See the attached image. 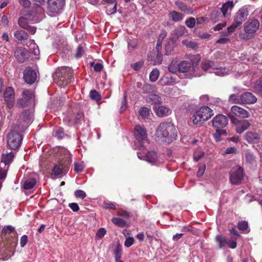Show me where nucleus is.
<instances>
[{
	"label": "nucleus",
	"mask_w": 262,
	"mask_h": 262,
	"mask_svg": "<svg viewBox=\"0 0 262 262\" xmlns=\"http://www.w3.org/2000/svg\"><path fill=\"white\" fill-rule=\"evenodd\" d=\"M137 46V42L135 41H131L128 42V48L129 50H133L136 48Z\"/></svg>",
	"instance_id": "obj_60"
},
{
	"label": "nucleus",
	"mask_w": 262,
	"mask_h": 262,
	"mask_svg": "<svg viewBox=\"0 0 262 262\" xmlns=\"http://www.w3.org/2000/svg\"><path fill=\"white\" fill-rule=\"evenodd\" d=\"M245 157L247 161L250 163H252L254 160V157L251 152H247Z\"/></svg>",
	"instance_id": "obj_62"
},
{
	"label": "nucleus",
	"mask_w": 262,
	"mask_h": 262,
	"mask_svg": "<svg viewBox=\"0 0 262 262\" xmlns=\"http://www.w3.org/2000/svg\"><path fill=\"white\" fill-rule=\"evenodd\" d=\"M243 169L238 166L233 168L232 174H230V182L234 184H239L243 178Z\"/></svg>",
	"instance_id": "obj_15"
},
{
	"label": "nucleus",
	"mask_w": 262,
	"mask_h": 262,
	"mask_svg": "<svg viewBox=\"0 0 262 262\" xmlns=\"http://www.w3.org/2000/svg\"><path fill=\"white\" fill-rule=\"evenodd\" d=\"M23 77L26 83L31 84L35 82L37 77V73L31 68L28 67L24 71Z\"/></svg>",
	"instance_id": "obj_17"
},
{
	"label": "nucleus",
	"mask_w": 262,
	"mask_h": 262,
	"mask_svg": "<svg viewBox=\"0 0 262 262\" xmlns=\"http://www.w3.org/2000/svg\"><path fill=\"white\" fill-rule=\"evenodd\" d=\"M212 124V126L216 128H223L228 124V119L226 116L220 114L213 118Z\"/></svg>",
	"instance_id": "obj_16"
},
{
	"label": "nucleus",
	"mask_w": 262,
	"mask_h": 262,
	"mask_svg": "<svg viewBox=\"0 0 262 262\" xmlns=\"http://www.w3.org/2000/svg\"><path fill=\"white\" fill-rule=\"evenodd\" d=\"M229 8V1H227L225 4H224L221 9L223 15L225 16L227 12L228 9Z\"/></svg>",
	"instance_id": "obj_58"
},
{
	"label": "nucleus",
	"mask_w": 262,
	"mask_h": 262,
	"mask_svg": "<svg viewBox=\"0 0 262 262\" xmlns=\"http://www.w3.org/2000/svg\"><path fill=\"white\" fill-rule=\"evenodd\" d=\"M134 136L139 144L140 149H144L149 144L146 130L143 127L136 125L134 128Z\"/></svg>",
	"instance_id": "obj_7"
},
{
	"label": "nucleus",
	"mask_w": 262,
	"mask_h": 262,
	"mask_svg": "<svg viewBox=\"0 0 262 262\" xmlns=\"http://www.w3.org/2000/svg\"><path fill=\"white\" fill-rule=\"evenodd\" d=\"M83 47L81 45H79L76 50V57L77 58H80L82 56L83 53Z\"/></svg>",
	"instance_id": "obj_56"
},
{
	"label": "nucleus",
	"mask_w": 262,
	"mask_h": 262,
	"mask_svg": "<svg viewBox=\"0 0 262 262\" xmlns=\"http://www.w3.org/2000/svg\"><path fill=\"white\" fill-rule=\"evenodd\" d=\"M174 4L180 11L187 14H193V10L191 7H188L185 3L180 1H177L175 2Z\"/></svg>",
	"instance_id": "obj_24"
},
{
	"label": "nucleus",
	"mask_w": 262,
	"mask_h": 262,
	"mask_svg": "<svg viewBox=\"0 0 262 262\" xmlns=\"http://www.w3.org/2000/svg\"><path fill=\"white\" fill-rule=\"evenodd\" d=\"M4 99L6 106L9 109H12L14 104L15 93L12 87L7 88L4 93Z\"/></svg>",
	"instance_id": "obj_13"
},
{
	"label": "nucleus",
	"mask_w": 262,
	"mask_h": 262,
	"mask_svg": "<svg viewBox=\"0 0 262 262\" xmlns=\"http://www.w3.org/2000/svg\"><path fill=\"white\" fill-rule=\"evenodd\" d=\"M248 15V10L244 6L241 8L236 13L234 17V24L230 26V32L234 31V29L240 26L242 23L246 20Z\"/></svg>",
	"instance_id": "obj_11"
},
{
	"label": "nucleus",
	"mask_w": 262,
	"mask_h": 262,
	"mask_svg": "<svg viewBox=\"0 0 262 262\" xmlns=\"http://www.w3.org/2000/svg\"><path fill=\"white\" fill-rule=\"evenodd\" d=\"M114 254L115 262L123 261L121 260V255L122 254V249L120 244H118L114 250Z\"/></svg>",
	"instance_id": "obj_32"
},
{
	"label": "nucleus",
	"mask_w": 262,
	"mask_h": 262,
	"mask_svg": "<svg viewBox=\"0 0 262 262\" xmlns=\"http://www.w3.org/2000/svg\"><path fill=\"white\" fill-rule=\"evenodd\" d=\"M245 139L249 143L256 142L259 139V136L257 133L255 131L247 132L244 135Z\"/></svg>",
	"instance_id": "obj_25"
},
{
	"label": "nucleus",
	"mask_w": 262,
	"mask_h": 262,
	"mask_svg": "<svg viewBox=\"0 0 262 262\" xmlns=\"http://www.w3.org/2000/svg\"><path fill=\"white\" fill-rule=\"evenodd\" d=\"M168 70L169 72L172 73H176L178 71V64L176 61H172L168 67Z\"/></svg>",
	"instance_id": "obj_41"
},
{
	"label": "nucleus",
	"mask_w": 262,
	"mask_h": 262,
	"mask_svg": "<svg viewBox=\"0 0 262 262\" xmlns=\"http://www.w3.org/2000/svg\"><path fill=\"white\" fill-rule=\"evenodd\" d=\"M162 61V54L160 51H158L156 59L155 60V63L157 64H161Z\"/></svg>",
	"instance_id": "obj_57"
},
{
	"label": "nucleus",
	"mask_w": 262,
	"mask_h": 262,
	"mask_svg": "<svg viewBox=\"0 0 262 262\" xmlns=\"http://www.w3.org/2000/svg\"><path fill=\"white\" fill-rule=\"evenodd\" d=\"M213 67V62L211 61H206L203 62L202 63V68L204 71H207L210 68H211Z\"/></svg>",
	"instance_id": "obj_51"
},
{
	"label": "nucleus",
	"mask_w": 262,
	"mask_h": 262,
	"mask_svg": "<svg viewBox=\"0 0 262 262\" xmlns=\"http://www.w3.org/2000/svg\"><path fill=\"white\" fill-rule=\"evenodd\" d=\"M185 28L183 26H179L177 27L173 31V35H175L177 38L182 36L185 31Z\"/></svg>",
	"instance_id": "obj_37"
},
{
	"label": "nucleus",
	"mask_w": 262,
	"mask_h": 262,
	"mask_svg": "<svg viewBox=\"0 0 262 262\" xmlns=\"http://www.w3.org/2000/svg\"><path fill=\"white\" fill-rule=\"evenodd\" d=\"M31 19V16L29 14L25 15V16L20 17L19 18L18 20V25L21 28L24 29H26L27 28H28L27 27L29 25L28 24L27 20Z\"/></svg>",
	"instance_id": "obj_30"
},
{
	"label": "nucleus",
	"mask_w": 262,
	"mask_h": 262,
	"mask_svg": "<svg viewBox=\"0 0 262 262\" xmlns=\"http://www.w3.org/2000/svg\"><path fill=\"white\" fill-rule=\"evenodd\" d=\"M226 23H220L215 26L213 29L214 31H220L225 27Z\"/></svg>",
	"instance_id": "obj_64"
},
{
	"label": "nucleus",
	"mask_w": 262,
	"mask_h": 262,
	"mask_svg": "<svg viewBox=\"0 0 262 262\" xmlns=\"http://www.w3.org/2000/svg\"><path fill=\"white\" fill-rule=\"evenodd\" d=\"M14 157V153L10 152L8 154H3L2 156L1 164L2 165L9 166L12 162Z\"/></svg>",
	"instance_id": "obj_26"
},
{
	"label": "nucleus",
	"mask_w": 262,
	"mask_h": 262,
	"mask_svg": "<svg viewBox=\"0 0 262 262\" xmlns=\"http://www.w3.org/2000/svg\"><path fill=\"white\" fill-rule=\"evenodd\" d=\"M26 45L29 48L30 52L25 48L17 49L14 52L15 58L19 62H23L29 59V54L31 53L36 56V58L38 59L39 57L37 56L39 55V50L34 40H28Z\"/></svg>",
	"instance_id": "obj_2"
},
{
	"label": "nucleus",
	"mask_w": 262,
	"mask_h": 262,
	"mask_svg": "<svg viewBox=\"0 0 262 262\" xmlns=\"http://www.w3.org/2000/svg\"><path fill=\"white\" fill-rule=\"evenodd\" d=\"M238 229L243 233H248L250 231V229L249 227L248 223L245 221H242L237 224Z\"/></svg>",
	"instance_id": "obj_31"
},
{
	"label": "nucleus",
	"mask_w": 262,
	"mask_h": 262,
	"mask_svg": "<svg viewBox=\"0 0 262 262\" xmlns=\"http://www.w3.org/2000/svg\"><path fill=\"white\" fill-rule=\"evenodd\" d=\"M22 98L17 100V105L19 107H26L34 101V95L32 91L26 90L22 93Z\"/></svg>",
	"instance_id": "obj_12"
},
{
	"label": "nucleus",
	"mask_w": 262,
	"mask_h": 262,
	"mask_svg": "<svg viewBox=\"0 0 262 262\" xmlns=\"http://www.w3.org/2000/svg\"><path fill=\"white\" fill-rule=\"evenodd\" d=\"M90 97L91 99L98 101L101 99V96L99 93L95 90H91L90 93Z\"/></svg>",
	"instance_id": "obj_40"
},
{
	"label": "nucleus",
	"mask_w": 262,
	"mask_h": 262,
	"mask_svg": "<svg viewBox=\"0 0 262 262\" xmlns=\"http://www.w3.org/2000/svg\"><path fill=\"white\" fill-rule=\"evenodd\" d=\"M36 183V180L34 178H30L24 180L23 187L25 190H29L33 188Z\"/></svg>",
	"instance_id": "obj_29"
},
{
	"label": "nucleus",
	"mask_w": 262,
	"mask_h": 262,
	"mask_svg": "<svg viewBox=\"0 0 262 262\" xmlns=\"http://www.w3.org/2000/svg\"><path fill=\"white\" fill-rule=\"evenodd\" d=\"M65 5L64 0H48L47 9L53 15L61 12Z\"/></svg>",
	"instance_id": "obj_10"
},
{
	"label": "nucleus",
	"mask_w": 262,
	"mask_h": 262,
	"mask_svg": "<svg viewBox=\"0 0 262 262\" xmlns=\"http://www.w3.org/2000/svg\"><path fill=\"white\" fill-rule=\"evenodd\" d=\"M215 241L220 249H224L226 247H229V240L222 234H218L216 236Z\"/></svg>",
	"instance_id": "obj_20"
},
{
	"label": "nucleus",
	"mask_w": 262,
	"mask_h": 262,
	"mask_svg": "<svg viewBox=\"0 0 262 262\" xmlns=\"http://www.w3.org/2000/svg\"><path fill=\"white\" fill-rule=\"evenodd\" d=\"M196 24L195 19L194 17H189L185 20V24L189 28H193Z\"/></svg>",
	"instance_id": "obj_46"
},
{
	"label": "nucleus",
	"mask_w": 262,
	"mask_h": 262,
	"mask_svg": "<svg viewBox=\"0 0 262 262\" xmlns=\"http://www.w3.org/2000/svg\"><path fill=\"white\" fill-rule=\"evenodd\" d=\"M259 24L257 19H253L251 21L247 23L244 27L245 31L248 34H253L259 28Z\"/></svg>",
	"instance_id": "obj_18"
},
{
	"label": "nucleus",
	"mask_w": 262,
	"mask_h": 262,
	"mask_svg": "<svg viewBox=\"0 0 262 262\" xmlns=\"http://www.w3.org/2000/svg\"><path fill=\"white\" fill-rule=\"evenodd\" d=\"M254 88L256 92L262 94V77L255 82Z\"/></svg>",
	"instance_id": "obj_44"
},
{
	"label": "nucleus",
	"mask_w": 262,
	"mask_h": 262,
	"mask_svg": "<svg viewBox=\"0 0 262 262\" xmlns=\"http://www.w3.org/2000/svg\"><path fill=\"white\" fill-rule=\"evenodd\" d=\"M116 10H117V5L115 4V5H114V6L112 8L107 7L106 8V12L107 14L111 15V14H114L115 13H116Z\"/></svg>",
	"instance_id": "obj_61"
},
{
	"label": "nucleus",
	"mask_w": 262,
	"mask_h": 262,
	"mask_svg": "<svg viewBox=\"0 0 262 262\" xmlns=\"http://www.w3.org/2000/svg\"><path fill=\"white\" fill-rule=\"evenodd\" d=\"M84 165L83 162H75L74 163V171L78 173L83 171Z\"/></svg>",
	"instance_id": "obj_47"
},
{
	"label": "nucleus",
	"mask_w": 262,
	"mask_h": 262,
	"mask_svg": "<svg viewBox=\"0 0 262 262\" xmlns=\"http://www.w3.org/2000/svg\"><path fill=\"white\" fill-rule=\"evenodd\" d=\"M20 117L26 122V125H28L31 120V111L29 110L24 111L21 114Z\"/></svg>",
	"instance_id": "obj_35"
},
{
	"label": "nucleus",
	"mask_w": 262,
	"mask_h": 262,
	"mask_svg": "<svg viewBox=\"0 0 262 262\" xmlns=\"http://www.w3.org/2000/svg\"><path fill=\"white\" fill-rule=\"evenodd\" d=\"M19 126H17L14 127L15 130H13L9 133L7 136V143L8 146L12 149H17L20 145L22 141L21 135L17 132L23 130L24 128L20 129Z\"/></svg>",
	"instance_id": "obj_6"
},
{
	"label": "nucleus",
	"mask_w": 262,
	"mask_h": 262,
	"mask_svg": "<svg viewBox=\"0 0 262 262\" xmlns=\"http://www.w3.org/2000/svg\"><path fill=\"white\" fill-rule=\"evenodd\" d=\"M137 156L140 159L145 160L152 165H158L163 162V159L159 158L157 152L154 150L148 151L146 155L138 152Z\"/></svg>",
	"instance_id": "obj_9"
},
{
	"label": "nucleus",
	"mask_w": 262,
	"mask_h": 262,
	"mask_svg": "<svg viewBox=\"0 0 262 262\" xmlns=\"http://www.w3.org/2000/svg\"><path fill=\"white\" fill-rule=\"evenodd\" d=\"M75 195L77 198L84 199L86 197V193L84 191L82 190H77L75 192Z\"/></svg>",
	"instance_id": "obj_53"
},
{
	"label": "nucleus",
	"mask_w": 262,
	"mask_h": 262,
	"mask_svg": "<svg viewBox=\"0 0 262 262\" xmlns=\"http://www.w3.org/2000/svg\"><path fill=\"white\" fill-rule=\"evenodd\" d=\"M150 110L146 107H142L139 110V114L143 118H146L149 114Z\"/></svg>",
	"instance_id": "obj_48"
},
{
	"label": "nucleus",
	"mask_w": 262,
	"mask_h": 262,
	"mask_svg": "<svg viewBox=\"0 0 262 262\" xmlns=\"http://www.w3.org/2000/svg\"><path fill=\"white\" fill-rule=\"evenodd\" d=\"M169 16L171 20L174 22H179L182 21L184 17V15L181 13L178 12L175 10H172L169 12Z\"/></svg>",
	"instance_id": "obj_28"
},
{
	"label": "nucleus",
	"mask_w": 262,
	"mask_h": 262,
	"mask_svg": "<svg viewBox=\"0 0 262 262\" xmlns=\"http://www.w3.org/2000/svg\"><path fill=\"white\" fill-rule=\"evenodd\" d=\"M14 37L15 41L20 43L27 41L28 39V34L21 30H17L14 32Z\"/></svg>",
	"instance_id": "obj_23"
},
{
	"label": "nucleus",
	"mask_w": 262,
	"mask_h": 262,
	"mask_svg": "<svg viewBox=\"0 0 262 262\" xmlns=\"http://www.w3.org/2000/svg\"><path fill=\"white\" fill-rule=\"evenodd\" d=\"M69 206L74 212L78 211L79 209L78 204L76 203H70Z\"/></svg>",
	"instance_id": "obj_63"
},
{
	"label": "nucleus",
	"mask_w": 262,
	"mask_h": 262,
	"mask_svg": "<svg viewBox=\"0 0 262 262\" xmlns=\"http://www.w3.org/2000/svg\"><path fill=\"white\" fill-rule=\"evenodd\" d=\"M159 76V71L157 69H154L149 75L150 80L152 82L156 81Z\"/></svg>",
	"instance_id": "obj_42"
},
{
	"label": "nucleus",
	"mask_w": 262,
	"mask_h": 262,
	"mask_svg": "<svg viewBox=\"0 0 262 262\" xmlns=\"http://www.w3.org/2000/svg\"><path fill=\"white\" fill-rule=\"evenodd\" d=\"M91 66L94 67V69L96 72H100L103 68L102 64L99 63H95L93 62L91 63Z\"/></svg>",
	"instance_id": "obj_54"
},
{
	"label": "nucleus",
	"mask_w": 262,
	"mask_h": 262,
	"mask_svg": "<svg viewBox=\"0 0 262 262\" xmlns=\"http://www.w3.org/2000/svg\"><path fill=\"white\" fill-rule=\"evenodd\" d=\"M189 59L191 62L182 61L178 64V71L185 73V76L187 78H191L196 75L194 73V63L198 62L200 60L199 54L190 56Z\"/></svg>",
	"instance_id": "obj_3"
},
{
	"label": "nucleus",
	"mask_w": 262,
	"mask_h": 262,
	"mask_svg": "<svg viewBox=\"0 0 262 262\" xmlns=\"http://www.w3.org/2000/svg\"><path fill=\"white\" fill-rule=\"evenodd\" d=\"M156 135L158 138L170 143L176 139L177 130L171 122H163L157 127Z\"/></svg>",
	"instance_id": "obj_1"
},
{
	"label": "nucleus",
	"mask_w": 262,
	"mask_h": 262,
	"mask_svg": "<svg viewBox=\"0 0 262 262\" xmlns=\"http://www.w3.org/2000/svg\"><path fill=\"white\" fill-rule=\"evenodd\" d=\"M222 102L219 98L210 97L209 104L212 106H219L221 105Z\"/></svg>",
	"instance_id": "obj_45"
},
{
	"label": "nucleus",
	"mask_w": 262,
	"mask_h": 262,
	"mask_svg": "<svg viewBox=\"0 0 262 262\" xmlns=\"http://www.w3.org/2000/svg\"><path fill=\"white\" fill-rule=\"evenodd\" d=\"M9 166L2 165L0 164V179H4L7 173Z\"/></svg>",
	"instance_id": "obj_39"
},
{
	"label": "nucleus",
	"mask_w": 262,
	"mask_h": 262,
	"mask_svg": "<svg viewBox=\"0 0 262 262\" xmlns=\"http://www.w3.org/2000/svg\"><path fill=\"white\" fill-rule=\"evenodd\" d=\"M28 236L26 235H24L20 237V245L21 247L26 246L28 242Z\"/></svg>",
	"instance_id": "obj_59"
},
{
	"label": "nucleus",
	"mask_w": 262,
	"mask_h": 262,
	"mask_svg": "<svg viewBox=\"0 0 262 262\" xmlns=\"http://www.w3.org/2000/svg\"><path fill=\"white\" fill-rule=\"evenodd\" d=\"M147 99V101L152 104H159L162 102L161 98L159 95L155 94L149 95Z\"/></svg>",
	"instance_id": "obj_33"
},
{
	"label": "nucleus",
	"mask_w": 262,
	"mask_h": 262,
	"mask_svg": "<svg viewBox=\"0 0 262 262\" xmlns=\"http://www.w3.org/2000/svg\"><path fill=\"white\" fill-rule=\"evenodd\" d=\"M213 115V110L207 106L198 110L193 115L192 121L194 124H202Z\"/></svg>",
	"instance_id": "obj_5"
},
{
	"label": "nucleus",
	"mask_w": 262,
	"mask_h": 262,
	"mask_svg": "<svg viewBox=\"0 0 262 262\" xmlns=\"http://www.w3.org/2000/svg\"><path fill=\"white\" fill-rule=\"evenodd\" d=\"M235 103L253 104L256 102V97L251 93L246 92L241 96L230 95V101Z\"/></svg>",
	"instance_id": "obj_8"
},
{
	"label": "nucleus",
	"mask_w": 262,
	"mask_h": 262,
	"mask_svg": "<svg viewBox=\"0 0 262 262\" xmlns=\"http://www.w3.org/2000/svg\"><path fill=\"white\" fill-rule=\"evenodd\" d=\"M134 243V239L133 237H128L126 238L124 242V246L127 248L130 247Z\"/></svg>",
	"instance_id": "obj_55"
},
{
	"label": "nucleus",
	"mask_w": 262,
	"mask_h": 262,
	"mask_svg": "<svg viewBox=\"0 0 262 262\" xmlns=\"http://www.w3.org/2000/svg\"><path fill=\"white\" fill-rule=\"evenodd\" d=\"M72 70L69 67H60L54 76L55 82L60 86L64 87L71 81Z\"/></svg>",
	"instance_id": "obj_4"
},
{
	"label": "nucleus",
	"mask_w": 262,
	"mask_h": 262,
	"mask_svg": "<svg viewBox=\"0 0 262 262\" xmlns=\"http://www.w3.org/2000/svg\"><path fill=\"white\" fill-rule=\"evenodd\" d=\"M214 73L215 75L220 76H224L228 74V70L226 68H217L214 69Z\"/></svg>",
	"instance_id": "obj_43"
},
{
	"label": "nucleus",
	"mask_w": 262,
	"mask_h": 262,
	"mask_svg": "<svg viewBox=\"0 0 262 262\" xmlns=\"http://www.w3.org/2000/svg\"><path fill=\"white\" fill-rule=\"evenodd\" d=\"M14 227L11 225L6 226L3 229L2 234L4 235L10 234L14 231Z\"/></svg>",
	"instance_id": "obj_50"
},
{
	"label": "nucleus",
	"mask_w": 262,
	"mask_h": 262,
	"mask_svg": "<svg viewBox=\"0 0 262 262\" xmlns=\"http://www.w3.org/2000/svg\"><path fill=\"white\" fill-rule=\"evenodd\" d=\"M68 171V167L62 163L55 165L52 169V172L55 176H61Z\"/></svg>",
	"instance_id": "obj_21"
},
{
	"label": "nucleus",
	"mask_w": 262,
	"mask_h": 262,
	"mask_svg": "<svg viewBox=\"0 0 262 262\" xmlns=\"http://www.w3.org/2000/svg\"><path fill=\"white\" fill-rule=\"evenodd\" d=\"M126 93L124 92L123 94V99L121 102V105L120 106V112H124L127 107V100H126Z\"/></svg>",
	"instance_id": "obj_49"
},
{
	"label": "nucleus",
	"mask_w": 262,
	"mask_h": 262,
	"mask_svg": "<svg viewBox=\"0 0 262 262\" xmlns=\"http://www.w3.org/2000/svg\"><path fill=\"white\" fill-rule=\"evenodd\" d=\"M230 120L233 124V127L238 134H242L248 129L250 125V123L246 120L236 121L233 117L230 116Z\"/></svg>",
	"instance_id": "obj_14"
},
{
	"label": "nucleus",
	"mask_w": 262,
	"mask_h": 262,
	"mask_svg": "<svg viewBox=\"0 0 262 262\" xmlns=\"http://www.w3.org/2000/svg\"><path fill=\"white\" fill-rule=\"evenodd\" d=\"M230 235L234 236L230 237V248L234 249L236 247V240L241 235L235 228L230 229Z\"/></svg>",
	"instance_id": "obj_27"
},
{
	"label": "nucleus",
	"mask_w": 262,
	"mask_h": 262,
	"mask_svg": "<svg viewBox=\"0 0 262 262\" xmlns=\"http://www.w3.org/2000/svg\"><path fill=\"white\" fill-rule=\"evenodd\" d=\"M227 135V132L225 129H219L216 128L215 133L213 134V137L216 142H219L222 140V137H225Z\"/></svg>",
	"instance_id": "obj_34"
},
{
	"label": "nucleus",
	"mask_w": 262,
	"mask_h": 262,
	"mask_svg": "<svg viewBox=\"0 0 262 262\" xmlns=\"http://www.w3.org/2000/svg\"><path fill=\"white\" fill-rule=\"evenodd\" d=\"M154 110L157 116L160 117L168 116L171 113V110L168 107L164 105L155 106L154 107Z\"/></svg>",
	"instance_id": "obj_22"
},
{
	"label": "nucleus",
	"mask_w": 262,
	"mask_h": 262,
	"mask_svg": "<svg viewBox=\"0 0 262 262\" xmlns=\"http://www.w3.org/2000/svg\"><path fill=\"white\" fill-rule=\"evenodd\" d=\"M231 111L235 116L240 118H246L249 116L248 112L237 105L232 106L231 108Z\"/></svg>",
	"instance_id": "obj_19"
},
{
	"label": "nucleus",
	"mask_w": 262,
	"mask_h": 262,
	"mask_svg": "<svg viewBox=\"0 0 262 262\" xmlns=\"http://www.w3.org/2000/svg\"><path fill=\"white\" fill-rule=\"evenodd\" d=\"M182 43L187 48H191L194 50H196L198 47V44L196 42L189 41L188 40H183Z\"/></svg>",
	"instance_id": "obj_36"
},
{
	"label": "nucleus",
	"mask_w": 262,
	"mask_h": 262,
	"mask_svg": "<svg viewBox=\"0 0 262 262\" xmlns=\"http://www.w3.org/2000/svg\"><path fill=\"white\" fill-rule=\"evenodd\" d=\"M106 233V230L104 228H101L97 231L96 237L98 239H101L105 235Z\"/></svg>",
	"instance_id": "obj_52"
},
{
	"label": "nucleus",
	"mask_w": 262,
	"mask_h": 262,
	"mask_svg": "<svg viewBox=\"0 0 262 262\" xmlns=\"http://www.w3.org/2000/svg\"><path fill=\"white\" fill-rule=\"evenodd\" d=\"M112 222L113 224L120 227L123 228L126 226V222L120 218L113 217L112 219Z\"/></svg>",
	"instance_id": "obj_38"
}]
</instances>
